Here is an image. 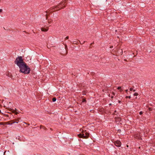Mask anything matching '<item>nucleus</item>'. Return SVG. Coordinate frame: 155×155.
Instances as JSON below:
<instances>
[{
    "mask_svg": "<svg viewBox=\"0 0 155 155\" xmlns=\"http://www.w3.org/2000/svg\"><path fill=\"white\" fill-rule=\"evenodd\" d=\"M14 62L20 68L19 71L25 74H29L30 69L27 64L24 62L22 57L18 56L16 58Z\"/></svg>",
    "mask_w": 155,
    "mask_h": 155,
    "instance_id": "nucleus-1",
    "label": "nucleus"
},
{
    "mask_svg": "<svg viewBox=\"0 0 155 155\" xmlns=\"http://www.w3.org/2000/svg\"><path fill=\"white\" fill-rule=\"evenodd\" d=\"M79 137L83 138H87L89 136V134L86 132V130L82 132L81 134H80L78 135Z\"/></svg>",
    "mask_w": 155,
    "mask_h": 155,
    "instance_id": "nucleus-2",
    "label": "nucleus"
},
{
    "mask_svg": "<svg viewBox=\"0 0 155 155\" xmlns=\"http://www.w3.org/2000/svg\"><path fill=\"white\" fill-rule=\"evenodd\" d=\"M62 8H63L61 7L60 6V4L58 5V6L52 7L51 8L49 11H50V12H51L52 11H53V9L55 10V9H57L58 8L61 9Z\"/></svg>",
    "mask_w": 155,
    "mask_h": 155,
    "instance_id": "nucleus-3",
    "label": "nucleus"
},
{
    "mask_svg": "<svg viewBox=\"0 0 155 155\" xmlns=\"http://www.w3.org/2000/svg\"><path fill=\"white\" fill-rule=\"evenodd\" d=\"M113 142L114 145L118 147H120L121 145V143L119 140H117Z\"/></svg>",
    "mask_w": 155,
    "mask_h": 155,
    "instance_id": "nucleus-4",
    "label": "nucleus"
},
{
    "mask_svg": "<svg viewBox=\"0 0 155 155\" xmlns=\"http://www.w3.org/2000/svg\"><path fill=\"white\" fill-rule=\"evenodd\" d=\"M134 137L136 139H138L140 140L142 139L141 138V136L140 135V133H138L135 134L134 136Z\"/></svg>",
    "mask_w": 155,
    "mask_h": 155,
    "instance_id": "nucleus-5",
    "label": "nucleus"
},
{
    "mask_svg": "<svg viewBox=\"0 0 155 155\" xmlns=\"http://www.w3.org/2000/svg\"><path fill=\"white\" fill-rule=\"evenodd\" d=\"M150 150L152 151H154L155 152V145L153 146L152 147H151L150 148Z\"/></svg>",
    "mask_w": 155,
    "mask_h": 155,
    "instance_id": "nucleus-6",
    "label": "nucleus"
},
{
    "mask_svg": "<svg viewBox=\"0 0 155 155\" xmlns=\"http://www.w3.org/2000/svg\"><path fill=\"white\" fill-rule=\"evenodd\" d=\"M48 30V28H41V30L42 31H47Z\"/></svg>",
    "mask_w": 155,
    "mask_h": 155,
    "instance_id": "nucleus-7",
    "label": "nucleus"
},
{
    "mask_svg": "<svg viewBox=\"0 0 155 155\" xmlns=\"http://www.w3.org/2000/svg\"><path fill=\"white\" fill-rule=\"evenodd\" d=\"M9 110L11 111L13 113H15L17 110L16 108L15 109V110H14L13 109L10 108Z\"/></svg>",
    "mask_w": 155,
    "mask_h": 155,
    "instance_id": "nucleus-8",
    "label": "nucleus"
},
{
    "mask_svg": "<svg viewBox=\"0 0 155 155\" xmlns=\"http://www.w3.org/2000/svg\"><path fill=\"white\" fill-rule=\"evenodd\" d=\"M40 127L41 129H45V130H46L47 129L44 126H42V125H41L40 126Z\"/></svg>",
    "mask_w": 155,
    "mask_h": 155,
    "instance_id": "nucleus-9",
    "label": "nucleus"
},
{
    "mask_svg": "<svg viewBox=\"0 0 155 155\" xmlns=\"http://www.w3.org/2000/svg\"><path fill=\"white\" fill-rule=\"evenodd\" d=\"M78 44L77 41H75L73 42V44L78 45Z\"/></svg>",
    "mask_w": 155,
    "mask_h": 155,
    "instance_id": "nucleus-10",
    "label": "nucleus"
},
{
    "mask_svg": "<svg viewBox=\"0 0 155 155\" xmlns=\"http://www.w3.org/2000/svg\"><path fill=\"white\" fill-rule=\"evenodd\" d=\"M7 122H0V125H5L7 124Z\"/></svg>",
    "mask_w": 155,
    "mask_h": 155,
    "instance_id": "nucleus-11",
    "label": "nucleus"
},
{
    "mask_svg": "<svg viewBox=\"0 0 155 155\" xmlns=\"http://www.w3.org/2000/svg\"><path fill=\"white\" fill-rule=\"evenodd\" d=\"M121 87H118L117 88V89L118 90H120V92H122V89H121Z\"/></svg>",
    "mask_w": 155,
    "mask_h": 155,
    "instance_id": "nucleus-12",
    "label": "nucleus"
},
{
    "mask_svg": "<svg viewBox=\"0 0 155 155\" xmlns=\"http://www.w3.org/2000/svg\"><path fill=\"white\" fill-rule=\"evenodd\" d=\"M52 100L53 102H55L56 100V97H54L52 98Z\"/></svg>",
    "mask_w": 155,
    "mask_h": 155,
    "instance_id": "nucleus-13",
    "label": "nucleus"
},
{
    "mask_svg": "<svg viewBox=\"0 0 155 155\" xmlns=\"http://www.w3.org/2000/svg\"><path fill=\"white\" fill-rule=\"evenodd\" d=\"M65 49H66V52H67L68 51H67V50L68 49V48H67V45L66 44H65Z\"/></svg>",
    "mask_w": 155,
    "mask_h": 155,
    "instance_id": "nucleus-14",
    "label": "nucleus"
},
{
    "mask_svg": "<svg viewBox=\"0 0 155 155\" xmlns=\"http://www.w3.org/2000/svg\"><path fill=\"white\" fill-rule=\"evenodd\" d=\"M52 21V20H51V19L48 20V23L49 24H50V23H51Z\"/></svg>",
    "mask_w": 155,
    "mask_h": 155,
    "instance_id": "nucleus-15",
    "label": "nucleus"
},
{
    "mask_svg": "<svg viewBox=\"0 0 155 155\" xmlns=\"http://www.w3.org/2000/svg\"><path fill=\"white\" fill-rule=\"evenodd\" d=\"M86 99H82V102H86Z\"/></svg>",
    "mask_w": 155,
    "mask_h": 155,
    "instance_id": "nucleus-16",
    "label": "nucleus"
},
{
    "mask_svg": "<svg viewBox=\"0 0 155 155\" xmlns=\"http://www.w3.org/2000/svg\"><path fill=\"white\" fill-rule=\"evenodd\" d=\"M138 95V94L137 93H134V95L135 96H137Z\"/></svg>",
    "mask_w": 155,
    "mask_h": 155,
    "instance_id": "nucleus-17",
    "label": "nucleus"
},
{
    "mask_svg": "<svg viewBox=\"0 0 155 155\" xmlns=\"http://www.w3.org/2000/svg\"><path fill=\"white\" fill-rule=\"evenodd\" d=\"M126 98H131L130 96H126L125 97Z\"/></svg>",
    "mask_w": 155,
    "mask_h": 155,
    "instance_id": "nucleus-18",
    "label": "nucleus"
},
{
    "mask_svg": "<svg viewBox=\"0 0 155 155\" xmlns=\"http://www.w3.org/2000/svg\"><path fill=\"white\" fill-rule=\"evenodd\" d=\"M93 43H91L90 44V47H89L90 48H92V44H93Z\"/></svg>",
    "mask_w": 155,
    "mask_h": 155,
    "instance_id": "nucleus-19",
    "label": "nucleus"
},
{
    "mask_svg": "<svg viewBox=\"0 0 155 155\" xmlns=\"http://www.w3.org/2000/svg\"><path fill=\"white\" fill-rule=\"evenodd\" d=\"M143 114V112H142V111H141L139 112V114L140 115L142 114Z\"/></svg>",
    "mask_w": 155,
    "mask_h": 155,
    "instance_id": "nucleus-20",
    "label": "nucleus"
},
{
    "mask_svg": "<svg viewBox=\"0 0 155 155\" xmlns=\"http://www.w3.org/2000/svg\"><path fill=\"white\" fill-rule=\"evenodd\" d=\"M46 19L47 20V19H48V15L47 14H46Z\"/></svg>",
    "mask_w": 155,
    "mask_h": 155,
    "instance_id": "nucleus-21",
    "label": "nucleus"
},
{
    "mask_svg": "<svg viewBox=\"0 0 155 155\" xmlns=\"http://www.w3.org/2000/svg\"><path fill=\"white\" fill-rule=\"evenodd\" d=\"M15 114L17 115L18 113L15 111Z\"/></svg>",
    "mask_w": 155,
    "mask_h": 155,
    "instance_id": "nucleus-22",
    "label": "nucleus"
},
{
    "mask_svg": "<svg viewBox=\"0 0 155 155\" xmlns=\"http://www.w3.org/2000/svg\"><path fill=\"white\" fill-rule=\"evenodd\" d=\"M68 38H69V37H68V36H67V37H66V38H65V39H68Z\"/></svg>",
    "mask_w": 155,
    "mask_h": 155,
    "instance_id": "nucleus-23",
    "label": "nucleus"
},
{
    "mask_svg": "<svg viewBox=\"0 0 155 155\" xmlns=\"http://www.w3.org/2000/svg\"><path fill=\"white\" fill-rule=\"evenodd\" d=\"M112 94H113V95H114V96H115V93L114 92H113L112 93Z\"/></svg>",
    "mask_w": 155,
    "mask_h": 155,
    "instance_id": "nucleus-24",
    "label": "nucleus"
},
{
    "mask_svg": "<svg viewBox=\"0 0 155 155\" xmlns=\"http://www.w3.org/2000/svg\"><path fill=\"white\" fill-rule=\"evenodd\" d=\"M12 121H13V123H18V122H15V121H13V120Z\"/></svg>",
    "mask_w": 155,
    "mask_h": 155,
    "instance_id": "nucleus-25",
    "label": "nucleus"
},
{
    "mask_svg": "<svg viewBox=\"0 0 155 155\" xmlns=\"http://www.w3.org/2000/svg\"><path fill=\"white\" fill-rule=\"evenodd\" d=\"M130 91H132V90H133V88H130Z\"/></svg>",
    "mask_w": 155,
    "mask_h": 155,
    "instance_id": "nucleus-26",
    "label": "nucleus"
},
{
    "mask_svg": "<svg viewBox=\"0 0 155 155\" xmlns=\"http://www.w3.org/2000/svg\"><path fill=\"white\" fill-rule=\"evenodd\" d=\"M24 32H25V33H26V34H29V33L27 32H26V31H23Z\"/></svg>",
    "mask_w": 155,
    "mask_h": 155,
    "instance_id": "nucleus-27",
    "label": "nucleus"
},
{
    "mask_svg": "<svg viewBox=\"0 0 155 155\" xmlns=\"http://www.w3.org/2000/svg\"><path fill=\"white\" fill-rule=\"evenodd\" d=\"M118 102L119 103H120L121 102V101H120V100H118Z\"/></svg>",
    "mask_w": 155,
    "mask_h": 155,
    "instance_id": "nucleus-28",
    "label": "nucleus"
},
{
    "mask_svg": "<svg viewBox=\"0 0 155 155\" xmlns=\"http://www.w3.org/2000/svg\"><path fill=\"white\" fill-rule=\"evenodd\" d=\"M2 12V9H0V12Z\"/></svg>",
    "mask_w": 155,
    "mask_h": 155,
    "instance_id": "nucleus-29",
    "label": "nucleus"
},
{
    "mask_svg": "<svg viewBox=\"0 0 155 155\" xmlns=\"http://www.w3.org/2000/svg\"><path fill=\"white\" fill-rule=\"evenodd\" d=\"M114 98V96H111V98Z\"/></svg>",
    "mask_w": 155,
    "mask_h": 155,
    "instance_id": "nucleus-30",
    "label": "nucleus"
},
{
    "mask_svg": "<svg viewBox=\"0 0 155 155\" xmlns=\"http://www.w3.org/2000/svg\"><path fill=\"white\" fill-rule=\"evenodd\" d=\"M16 120V122H18L19 121L18 120H17H17Z\"/></svg>",
    "mask_w": 155,
    "mask_h": 155,
    "instance_id": "nucleus-31",
    "label": "nucleus"
},
{
    "mask_svg": "<svg viewBox=\"0 0 155 155\" xmlns=\"http://www.w3.org/2000/svg\"><path fill=\"white\" fill-rule=\"evenodd\" d=\"M114 98H115L116 99H117V96H115V97H114Z\"/></svg>",
    "mask_w": 155,
    "mask_h": 155,
    "instance_id": "nucleus-32",
    "label": "nucleus"
},
{
    "mask_svg": "<svg viewBox=\"0 0 155 155\" xmlns=\"http://www.w3.org/2000/svg\"><path fill=\"white\" fill-rule=\"evenodd\" d=\"M128 91V90H127H127H125V91L127 92Z\"/></svg>",
    "mask_w": 155,
    "mask_h": 155,
    "instance_id": "nucleus-33",
    "label": "nucleus"
},
{
    "mask_svg": "<svg viewBox=\"0 0 155 155\" xmlns=\"http://www.w3.org/2000/svg\"><path fill=\"white\" fill-rule=\"evenodd\" d=\"M113 47V46H111L110 47V48H112Z\"/></svg>",
    "mask_w": 155,
    "mask_h": 155,
    "instance_id": "nucleus-34",
    "label": "nucleus"
},
{
    "mask_svg": "<svg viewBox=\"0 0 155 155\" xmlns=\"http://www.w3.org/2000/svg\"><path fill=\"white\" fill-rule=\"evenodd\" d=\"M108 96H109V97H110L111 96H110V94H109L108 95Z\"/></svg>",
    "mask_w": 155,
    "mask_h": 155,
    "instance_id": "nucleus-35",
    "label": "nucleus"
},
{
    "mask_svg": "<svg viewBox=\"0 0 155 155\" xmlns=\"http://www.w3.org/2000/svg\"><path fill=\"white\" fill-rule=\"evenodd\" d=\"M124 61H127V60L126 59H125L124 60Z\"/></svg>",
    "mask_w": 155,
    "mask_h": 155,
    "instance_id": "nucleus-36",
    "label": "nucleus"
},
{
    "mask_svg": "<svg viewBox=\"0 0 155 155\" xmlns=\"http://www.w3.org/2000/svg\"><path fill=\"white\" fill-rule=\"evenodd\" d=\"M133 91L134 92H135V90H133Z\"/></svg>",
    "mask_w": 155,
    "mask_h": 155,
    "instance_id": "nucleus-37",
    "label": "nucleus"
},
{
    "mask_svg": "<svg viewBox=\"0 0 155 155\" xmlns=\"http://www.w3.org/2000/svg\"><path fill=\"white\" fill-rule=\"evenodd\" d=\"M112 105L111 104H109V105Z\"/></svg>",
    "mask_w": 155,
    "mask_h": 155,
    "instance_id": "nucleus-38",
    "label": "nucleus"
},
{
    "mask_svg": "<svg viewBox=\"0 0 155 155\" xmlns=\"http://www.w3.org/2000/svg\"><path fill=\"white\" fill-rule=\"evenodd\" d=\"M79 41L80 42V44H81V42H80V41L79 40Z\"/></svg>",
    "mask_w": 155,
    "mask_h": 155,
    "instance_id": "nucleus-39",
    "label": "nucleus"
},
{
    "mask_svg": "<svg viewBox=\"0 0 155 155\" xmlns=\"http://www.w3.org/2000/svg\"><path fill=\"white\" fill-rule=\"evenodd\" d=\"M85 42V41H84L83 43L82 44H83Z\"/></svg>",
    "mask_w": 155,
    "mask_h": 155,
    "instance_id": "nucleus-40",
    "label": "nucleus"
},
{
    "mask_svg": "<svg viewBox=\"0 0 155 155\" xmlns=\"http://www.w3.org/2000/svg\"><path fill=\"white\" fill-rule=\"evenodd\" d=\"M50 130H52V129H51V128H50Z\"/></svg>",
    "mask_w": 155,
    "mask_h": 155,
    "instance_id": "nucleus-41",
    "label": "nucleus"
},
{
    "mask_svg": "<svg viewBox=\"0 0 155 155\" xmlns=\"http://www.w3.org/2000/svg\"><path fill=\"white\" fill-rule=\"evenodd\" d=\"M99 111H100V110L97 109V111L98 112Z\"/></svg>",
    "mask_w": 155,
    "mask_h": 155,
    "instance_id": "nucleus-42",
    "label": "nucleus"
},
{
    "mask_svg": "<svg viewBox=\"0 0 155 155\" xmlns=\"http://www.w3.org/2000/svg\"><path fill=\"white\" fill-rule=\"evenodd\" d=\"M45 12L46 13H48V12L47 11H46Z\"/></svg>",
    "mask_w": 155,
    "mask_h": 155,
    "instance_id": "nucleus-43",
    "label": "nucleus"
},
{
    "mask_svg": "<svg viewBox=\"0 0 155 155\" xmlns=\"http://www.w3.org/2000/svg\"><path fill=\"white\" fill-rule=\"evenodd\" d=\"M127 147H128V145H127Z\"/></svg>",
    "mask_w": 155,
    "mask_h": 155,
    "instance_id": "nucleus-44",
    "label": "nucleus"
},
{
    "mask_svg": "<svg viewBox=\"0 0 155 155\" xmlns=\"http://www.w3.org/2000/svg\"><path fill=\"white\" fill-rule=\"evenodd\" d=\"M151 109H149V110H150Z\"/></svg>",
    "mask_w": 155,
    "mask_h": 155,
    "instance_id": "nucleus-45",
    "label": "nucleus"
},
{
    "mask_svg": "<svg viewBox=\"0 0 155 155\" xmlns=\"http://www.w3.org/2000/svg\"><path fill=\"white\" fill-rule=\"evenodd\" d=\"M151 109H149V110H150Z\"/></svg>",
    "mask_w": 155,
    "mask_h": 155,
    "instance_id": "nucleus-46",
    "label": "nucleus"
},
{
    "mask_svg": "<svg viewBox=\"0 0 155 155\" xmlns=\"http://www.w3.org/2000/svg\"><path fill=\"white\" fill-rule=\"evenodd\" d=\"M139 148L140 149V147H139Z\"/></svg>",
    "mask_w": 155,
    "mask_h": 155,
    "instance_id": "nucleus-47",
    "label": "nucleus"
}]
</instances>
